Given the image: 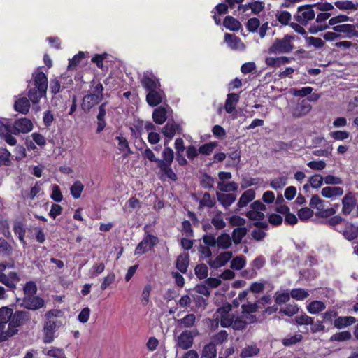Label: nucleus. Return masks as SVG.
Segmentation results:
<instances>
[{"instance_id": "obj_37", "label": "nucleus", "mask_w": 358, "mask_h": 358, "mask_svg": "<svg viewBox=\"0 0 358 358\" xmlns=\"http://www.w3.org/2000/svg\"><path fill=\"white\" fill-rule=\"evenodd\" d=\"M231 238L227 233H222L217 238V245L219 248L228 249L231 246Z\"/></svg>"}, {"instance_id": "obj_12", "label": "nucleus", "mask_w": 358, "mask_h": 358, "mask_svg": "<svg viewBox=\"0 0 358 358\" xmlns=\"http://www.w3.org/2000/svg\"><path fill=\"white\" fill-rule=\"evenodd\" d=\"M356 194L348 192L342 199V213L344 215H350L357 204Z\"/></svg>"}, {"instance_id": "obj_43", "label": "nucleus", "mask_w": 358, "mask_h": 358, "mask_svg": "<svg viewBox=\"0 0 358 358\" xmlns=\"http://www.w3.org/2000/svg\"><path fill=\"white\" fill-rule=\"evenodd\" d=\"M37 291L36 283L32 280L27 282L23 287L24 296L36 295Z\"/></svg>"}, {"instance_id": "obj_61", "label": "nucleus", "mask_w": 358, "mask_h": 358, "mask_svg": "<svg viewBox=\"0 0 358 358\" xmlns=\"http://www.w3.org/2000/svg\"><path fill=\"white\" fill-rule=\"evenodd\" d=\"M314 213L310 208L304 207L298 210V217L301 221H307L313 217Z\"/></svg>"}, {"instance_id": "obj_19", "label": "nucleus", "mask_w": 358, "mask_h": 358, "mask_svg": "<svg viewBox=\"0 0 358 358\" xmlns=\"http://www.w3.org/2000/svg\"><path fill=\"white\" fill-rule=\"evenodd\" d=\"M338 231L341 232V231ZM341 233L346 240L353 241L358 237V226H355L352 223H348Z\"/></svg>"}, {"instance_id": "obj_49", "label": "nucleus", "mask_w": 358, "mask_h": 358, "mask_svg": "<svg viewBox=\"0 0 358 358\" xmlns=\"http://www.w3.org/2000/svg\"><path fill=\"white\" fill-rule=\"evenodd\" d=\"M299 312V307L296 304L288 303L284 308H280L279 313L288 317H292Z\"/></svg>"}, {"instance_id": "obj_29", "label": "nucleus", "mask_w": 358, "mask_h": 358, "mask_svg": "<svg viewBox=\"0 0 358 358\" xmlns=\"http://www.w3.org/2000/svg\"><path fill=\"white\" fill-rule=\"evenodd\" d=\"M182 128L180 124L175 122H167L166 124L162 128V134L169 139H172L176 134V131L181 130Z\"/></svg>"}, {"instance_id": "obj_47", "label": "nucleus", "mask_w": 358, "mask_h": 358, "mask_svg": "<svg viewBox=\"0 0 358 358\" xmlns=\"http://www.w3.org/2000/svg\"><path fill=\"white\" fill-rule=\"evenodd\" d=\"M246 264V258L243 255L234 257L231 262V268L234 270H241Z\"/></svg>"}, {"instance_id": "obj_32", "label": "nucleus", "mask_w": 358, "mask_h": 358, "mask_svg": "<svg viewBox=\"0 0 358 358\" xmlns=\"http://www.w3.org/2000/svg\"><path fill=\"white\" fill-rule=\"evenodd\" d=\"M239 95L236 93H229L225 102L224 108L227 113H231L235 109V104L238 102Z\"/></svg>"}, {"instance_id": "obj_30", "label": "nucleus", "mask_w": 358, "mask_h": 358, "mask_svg": "<svg viewBox=\"0 0 358 358\" xmlns=\"http://www.w3.org/2000/svg\"><path fill=\"white\" fill-rule=\"evenodd\" d=\"M255 197V192L253 189H250L245 191L241 196L237 206L238 208H243L247 206L250 201H252Z\"/></svg>"}, {"instance_id": "obj_55", "label": "nucleus", "mask_w": 358, "mask_h": 358, "mask_svg": "<svg viewBox=\"0 0 358 358\" xmlns=\"http://www.w3.org/2000/svg\"><path fill=\"white\" fill-rule=\"evenodd\" d=\"M228 333L225 330H221L215 334L211 338V343L220 345L227 340Z\"/></svg>"}, {"instance_id": "obj_10", "label": "nucleus", "mask_w": 358, "mask_h": 358, "mask_svg": "<svg viewBox=\"0 0 358 358\" xmlns=\"http://www.w3.org/2000/svg\"><path fill=\"white\" fill-rule=\"evenodd\" d=\"M21 306L28 310L36 311L45 307V300L39 296H26L22 299Z\"/></svg>"}, {"instance_id": "obj_14", "label": "nucleus", "mask_w": 358, "mask_h": 358, "mask_svg": "<svg viewBox=\"0 0 358 358\" xmlns=\"http://www.w3.org/2000/svg\"><path fill=\"white\" fill-rule=\"evenodd\" d=\"M164 97H165V93L159 87V89L148 92L145 99L150 106L155 107L162 103Z\"/></svg>"}, {"instance_id": "obj_8", "label": "nucleus", "mask_w": 358, "mask_h": 358, "mask_svg": "<svg viewBox=\"0 0 358 358\" xmlns=\"http://www.w3.org/2000/svg\"><path fill=\"white\" fill-rule=\"evenodd\" d=\"M158 243L159 238L157 236L145 231V234L142 241L135 248V255H141L152 250L154 246Z\"/></svg>"}, {"instance_id": "obj_39", "label": "nucleus", "mask_w": 358, "mask_h": 358, "mask_svg": "<svg viewBox=\"0 0 358 358\" xmlns=\"http://www.w3.org/2000/svg\"><path fill=\"white\" fill-rule=\"evenodd\" d=\"M217 350L215 343L211 342L203 347L201 358H216Z\"/></svg>"}, {"instance_id": "obj_38", "label": "nucleus", "mask_w": 358, "mask_h": 358, "mask_svg": "<svg viewBox=\"0 0 358 358\" xmlns=\"http://www.w3.org/2000/svg\"><path fill=\"white\" fill-rule=\"evenodd\" d=\"M260 352L257 345H248L242 349L240 356L241 358H248L257 355Z\"/></svg>"}, {"instance_id": "obj_3", "label": "nucleus", "mask_w": 358, "mask_h": 358, "mask_svg": "<svg viewBox=\"0 0 358 358\" xmlns=\"http://www.w3.org/2000/svg\"><path fill=\"white\" fill-rule=\"evenodd\" d=\"M62 315V311L59 309H51L45 313V320L43 327V341L44 343H51L54 341L56 331L62 324L61 322L54 320V318L61 317Z\"/></svg>"}, {"instance_id": "obj_45", "label": "nucleus", "mask_w": 358, "mask_h": 358, "mask_svg": "<svg viewBox=\"0 0 358 358\" xmlns=\"http://www.w3.org/2000/svg\"><path fill=\"white\" fill-rule=\"evenodd\" d=\"M214 182V178L210 175L204 173L200 181V185L203 189H210L213 188Z\"/></svg>"}, {"instance_id": "obj_17", "label": "nucleus", "mask_w": 358, "mask_h": 358, "mask_svg": "<svg viewBox=\"0 0 358 358\" xmlns=\"http://www.w3.org/2000/svg\"><path fill=\"white\" fill-rule=\"evenodd\" d=\"M233 253L231 251H226L220 253L214 260L208 261L210 267L217 268L224 266L232 257Z\"/></svg>"}, {"instance_id": "obj_42", "label": "nucleus", "mask_w": 358, "mask_h": 358, "mask_svg": "<svg viewBox=\"0 0 358 358\" xmlns=\"http://www.w3.org/2000/svg\"><path fill=\"white\" fill-rule=\"evenodd\" d=\"M352 338V334L349 331H340L337 332L334 334H333L330 338L329 341L331 342H342V341H349Z\"/></svg>"}, {"instance_id": "obj_58", "label": "nucleus", "mask_w": 358, "mask_h": 358, "mask_svg": "<svg viewBox=\"0 0 358 358\" xmlns=\"http://www.w3.org/2000/svg\"><path fill=\"white\" fill-rule=\"evenodd\" d=\"M199 204L203 207L213 208L215 204V200L214 198H211L208 192H205L199 201Z\"/></svg>"}, {"instance_id": "obj_26", "label": "nucleus", "mask_w": 358, "mask_h": 358, "mask_svg": "<svg viewBox=\"0 0 358 358\" xmlns=\"http://www.w3.org/2000/svg\"><path fill=\"white\" fill-rule=\"evenodd\" d=\"M116 140L118 141V149L120 152H122L123 158H127L131 154L133 153L131 150L130 149L129 142L125 137L117 136H116Z\"/></svg>"}, {"instance_id": "obj_60", "label": "nucleus", "mask_w": 358, "mask_h": 358, "mask_svg": "<svg viewBox=\"0 0 358 358\" xmlns=\"http://www.w3.org/2000/svg\"><path fill=\"white\" fill-rule=\"evenodd\" d=\"M287 178L286 176H281L273 180L270 183V186L273 189L277 190L284 187L287 185Z\"/></svg>"}, {"instance_id": "obj_2", "label": "nucleus", "mask_w": 358, "mask_h": 358, "mask_svg": "<svg viewBox=\"0 0 358 358\" xmlns=\"http://www.w3.org/2000/svg\"><path fill=\"white\" fill-rule=\"evenodd\" d=\"M90 86L93 87V90L83 96L80 103V108L85 114L90 113L92 109L99 104L103 99L104 88L100 82L96 84L95 80L93 79L90 82Z\"/></svg>"}, {"instance_id": "obj_56", "label": "nucleus", "mask_w": 358, "mask_h": 358, "mask_svg": "<svg viewBox=\"0 0 358 358\" xmlns=\"http://www.w3.org/2000/svg\"><path fill=\"white\" fill-rule=\"evenodd\" d=\"M211 223L217 229H222L225 227L226 223L222 217V212L218 211L212 218Z\"/></svg>"}, {"instance_id": "obj_23", "label": "nucleus", "mask_w": 358, "mask_h": 358, "mask_svg": "<svg viewBox=\"0 0 358 358\" xmlns=\"http://www.w3.org/2000/svg\"><path fill=\"white\" fill-rule=\"evenodd\" d=\"M47 90L40 88H31L28 92V99L34 104L39 103L41 99L46 95Z\"/></svg>"}, {"instance_id": "obj_5", "label": "nucleus", "mask_w": 358, "mask_h": 358, "mask_svg": "<svg viewBox=\"0 0 358 358\" xmlns=\"http://www.w3.org/2000/svg\"><path fill=\"white\" fill-rule=\"evenodd\" d=\"M294 37L290 35H285L282 39L276 38L273 43L268 48L270 54L289 53L294 49V45L291 41Z\"/></svg>"}, {"instance_id": "obj_25", "label": "nucleus", "mask_w": 358, "mask_h": 358, "mask_svg": "<svg viewBox=\"0 0 358 358\" xmlns=\"http://www.w3.org/2000/svg\"><path fill=\"white\" fill-rule=\"evenodd\" d=\"M153 121L157 124H162L167 120V110L163 106L155 108L152 113Z\"/></svg>"}, {"instance_id": "obj_53", "label": "nucleus", "mask_w": 358, "mask_h": 358, "mask_svg": "<svg viewBox=\"0 0 358 358\" xmlns=\"http://www.w3.org/2000/svg\"><path fill=\"white\" fill-rule=\"evenodd\" d=\"M1 151L2 152L0 153V166H10L12 164L10 160L11 153L7 148H2Z\"/></svg>"}, {"instance_id": "obj_50", "label": "nucleus", "mask_w": 358, "mask_h": 358, "mask_svg": "<svg viewBox=\"0 0 358 358\" xmlns=\"http://www.w3.org/2000/svg\"><path fill=\"white\" fill-rule=\"evenodd\" d=\"M217 146V143L215 141L206 143L199 148V152L204 155H210Z\"/></svg>"}, {"instance_id": "obj_51", "label": "nucleus", "mask_w": 358, "mask_h": 358, "mask_svg": "<svg viewBox=\"0 0 358 358\" xmlns=\"http://www.w3.org/2000/svg\"><path fill=\"white\" fill-rule=\"evenodd\" d=\"M224 41L231 48L237 49L238 43L241 42V39L238 36L226 33L224 34Z\"/></svg>"}, {"instance_id": "obj_48", "label": "nucleus", "mask_w": 358, "mask_h": 358, "mask_svg": "<svg viewBox=\"0 0 358 358\" xmlns=\"http://www.w3.org/2000/svg\"><path fill=\"white\" fill-rule=\"evenodd\" d=\"M290 296L297 301H303L309 296V294L303 289L294 288L291 290Z\"/></svg>"}, {"instance_id": "obj_59", "label": "nucleus", "mask_w": 358, "mask_h": 358, "mask_svg": "<svg viewBox=\"0 0 358 358\" xmlns=\"http://www.w3.org/2000/svg\"><path fill=\"white\" fill-rule=\"evenodd\" d=\"M13 253V248L3 238L0 237V254L10 256Z\"/></svg>"}, {"instance_id": "obj_6", "label": "nucleus", "mask_w": 358, "mask_h": 358, "mask_svg": "<svg viewBox=\"0 0 358 358\" xmlns=\"http://www.w3.org/2000/svg\"><path fill=\"white\" fill-rule=\"evenodd\" d=\"M8 267L7 262L0 263V282L14 291L16 289V282L20 280L18 274L15 271H10L6 275L4 271Z\"/></svg>"}, {"instance_id": "obj_63", "label": "nucleus", "mask_w": 358, "mask_h": 358, "mask_svg": "<svg viewBox=\"0 0 358 358\" xmlns=\"http://www.w3.org/2000/svg\"><path fill=\"white\" fill-rule=\"evenodd\" d=\"M105 264L103 262L94 264L90 270V275L91 278L97 277L103 272Z\"/></svg>"}, {"instance_id": "obj_57", "label": "nucleus", "mask_w": 358, "mask_h": 358, "mask_svg": "<svg viewBox=\"0 0 358 358\" xmlns=\"http://www.w3.org/2000/svg\"><path fill=\"white\" fill-rule=\"evenodd\" d=\"M290 293L276 292L274 296V301L276 305H282L286 303L290 300Z\"/></svg>"}, {"instance_id": "obj_54", "label": "nucleus", "mask_w": 358, "mask_h": 358, "mask_svg": "<svg viewBox=\"0 0 358 358\" xmlns=\"http://www.w3.org/2000/svg\"><path fill=\"white\" fill-rule=\"evenodd\" d=\"M340 10H357V5L350 1H338L334 3Z\"/></svg>"}, {"instance_id": "obj_13", "label": "nucleus", "mask_w": 358, "mask_h": 358, "mask_svg": "<svg viewBox=\"0 0 358 358\" xmlns=\"http://www.w3.org/2000/svg\"><path fill=\"white\" fill-rule=\"evenodd\" d=\"M141 84L147 92L161 87L159 79L152 73H144L141 79Z\"/></svg>"}, {"instance_id": "obj_1", "label": "nucleus", "mask_w": 358, "mask_h": 358, "mask_svg": "<svg viewBox=\"0 0 358 358\" xmlns=\"http://www.w3.org/2000/svg\"><path fill=\"white\" fill-rule=\"evenodd\" d=\"M142 156L144 159H148L150 162H155L161 173L173 181L178 180L176 173L171 168V164L174 159V152L172 148H166L163 149L162 152V159H158L155 157L154 152L149 148H146Z\"/></svg>"}, {"instance_id": "obj_46", "label": "nucleus", "mask_w": 358, "mask_h": 358, "mask_svg": "<svg viewBox=\"0 0 358 358\" xmlns=\"http://www.w3.org/2000/svg\"><path fill=\"white\" fill-rule=\"evenodd\" d=\"M325 201L321 199L317 194L313 195L310 201V206L313 208H316L317 211L323 210L324 208Z\"/></svg>"}, {"instance_id": "obj_4", "label": "nucleus", "mask_w": 358, "mask_h": 358, "mask_svg": "<svg viewBox=\"0 0 358 358\" xmlns=\"http://www.w3.org/2000/svg\"><path fill=\"white\" fill-rule=\"evenodd\" d=\"M31 319L29 312L26 310H16L13 312L11 320L8 323V329L6 334L8 336H13L17 334V328L26 324Z\"/></svg>"}, {"instance_id": "obj_21", "label": "nucleus", "mask_w": 358, "mask_h": 358, "mask_svg": "<svg viewBox=\"0 0 358 358\" xmlns=\"http://www.w3.org/2000/svg\"><path fill=\"white\" fill-rule=\"evenodd\" d=\"M356 322V318L352 316L337 317L334 321V326L338 329H341L350 326Z\"/></svg>"}, {"instance_id": "obj_22", "label": "nucleus", "mask_w": 358, "mask_h": 358, "mask_svg": "<svg viewBox=\"0 0 358 358\" xmlns=\"http://www.w3.org/2000/svg\"><path fill=\"white\" fill-rule=\"evenodd\" d=\"M13 231L14 234L17 236L20 242L24 246L27 245V242L25 241V234L26 229L25 225L22 221H16L14 222L13 225Z\"/></svg>"}, {"instance_id": "obj_44", "label": "nucleus", "mask_w": 358, "mask_h": 358, "mask_svg": "<svg viewBox=\"0 0 358 358\" xmlns=\"http://www.w3.org/2000/svg\"><path fill=\"white\" fill-rule=\"evenodd\" d=\"M217 188L222 192H236L238 189V185L235 182H224L220 181L217 183Z\"/></svg>"}, {"instance_id": "obj_36", "label": "nucleus", "mask_w": 358, "mask_h": 358, "mask_svg": "<svg viewBox=\"0 0 358 358\" xmlns=\"http://www.w3.org/2000/svg\"><path fill=\"white\" fill-rule=\"evenodd\" d=\"M326 308V305L321 301L315 300L311 301L307 306V310L310 314H317Z\"/></svg>"}, {"instance_id": "obj_20", "label": "nucleus", "mask_w": 358, "mask_h": 358, "mask_svg": "<svg viewBox=\"0 0 358 358\" xmlns=\"http://www.w3.org/2000/svg\"><path fill=\"white\" fill-rule=\"evenodd\" d=\"M216 196L218 202L224 208H228L236 199V196L234 194H224L216 192Z\"/></svg>"}, {"instance_id": "obj_34", "label": "nucleus", "mask_w": 358, "mask_h": 358, "mask_svg": "<svg viewBox=\"0 0 358 358\" xmlns=\"http://www.w3.org/2000/svg\"><path fill=\"white\" fill-rule=\"evenodd\" d=\"M248 229L245 227H236L234 229L231 233V241L236 244L238 245L241 243L242 239L246 236Z\"/></svg>"}, {"instance_id": "obj_35", "label": "nucleus", "mask_w": 358, "mask_h": 358, "mask_svg": "<svg viewBox=\"0 0 358 358\" xmlns=\"http://www.w3.org/2000/svg\"><path fill=\"white\" fill-rule=\"evenodd\" d=\"M223 25L226 29L233 31H238L241 26V22L237 19L230 15L225 17Z\"/></svg>"}, {"instance_id": "obj_16", "label": "nucleus", "mask_w": 358, "mask_h": 358, "mask_svg": "<svg viewBox=\"0 0 358 358\" xmlns=\"http://www.w3.org/2000/svg\"><path fill=\"white\" fill-rule=\"evenodd\" d=\"M42 68L43 67H38L36 71L33 73V84L34 87L47 90L48 83V78L43 71H40Z\"/></svg>"}, {"instance_id": "obj_64", "label": "nucleus", "mask_w": 358, "mask_h": 358, "mask_svg": "<svg viewBox=\"0 0 358 358\" xmlns=\"http://www.w3.org/2000/svg\"><path fill=\"white\" fill-rule=\"evenodd\" d=\"M303 339V336L301 334H295L289 338H285L282 340V343L285 346H290L294 345Z\"/></svg>"}, {"instance_id": "obj_31", "label": "nucleus", "mask_w": 358, "mask_h": 358, "mask_svg": "<svg viewBox=\"0 0 358 358\" xmlns=\"http://www.w3.org/2000/svg\"><path fill=\"white\" fill-rule=\"evenodd\" d=\"M343 194V189L340 187H325L321 191V194L325 198L339 196Z\"/></svg>"}, {"instance_id": "obj_40", "label": "nucleus", "mask_w": 358, "mask_h": 358, "mask_svg": "<svg viewBox=\"0 0 358 358\" xmlns=\"http://www.w3.org/2000/svg\"><path fill=\"white\" fill-rule=\"evenodd\" d=\"M84 189V185L80 180H76L70 187V193L74 199L80 197Z\"/></svg>"}, {"instance_id": "obj_62", "label": "nucleus", "mask_w": 358, "mask_h": 358, "mask_svg": "<svg viewBox=\"0 0 358 358\" xmlns=\"http://www.w3.org/2000/svg\"><path fill=\"white\" fill-rule=\"evenodd\" d=\"M276 18L281 24L289 25L292 15L289 12L283 10L276 15Z\"/></svg>"}, {"instance_id": "obj_15", "label": "nucleus", "mask_w": 358, "mask_h": 358, "mask_svg": "<svg viewBox=\"0 0 358 358\" xmlns=\"http://www.w3.org/2000/svg\"><path fill=\"white\" fill-rule=\"evenodd\" d=\"M108 102L105 101L101 103L98 108V114L96 116L97 119V127L96 130V134H100L103 131L106 126V106Z\"/></svg>"}, {"instance_id": "obj_33", "label": "nucleus", "mask_w": 358, "mask_h": 358, "mask_svg": "<svg viewBox=\"0 0 358 358\" xmlns=\"http://www.w3.org/2000/svg\"><path fill=\"white\" fill-rule=\"evenodd\" d=\"M13 313V308L8 306H3L0 308V325L2 326L3 328L5 327L7 323L10 322Z\"/></svg>"}, {"instance_id": "obj_52", "label": "nucleus", "mask_w": 358, "mask_h": 358, "mask_svg": "<svg viewBox=\"0 0 358 358\" xmlns=\"http://www.w3.org/2000/svg\"><path fill=\"white\" fill-rule=\"evenodd\" d=\"M194 271L195 275L197 276V278L200 280H202L207 278L208 273V268L205 264L201 263L196 266Z\"/></svg>"}, {"instance_id": "obj_9", "label": "nucleus", "mask_w": 358, "mask_h": 358, "mask_svg": "<svg viewBox=\"0 0 358 358\" xmlns=\"http://www.w3.org/2000/svg\"><path fill=\"white\" fill-rule=\"evenodd\" d=\"M313 6H314L304 5L299 6L297 13L294 15V20L301 25H307L308 22L313 20L315 16Z\"/></svg>"}, {"instance_id": "obj_7", "label": "nucleus", "mask_w": 358, "mask_h": 358, "mask_svg": "<svg viewBox=\"0 0 358 358\" xmlns=\"http://www.w3.org/2000/svg\"><path fill=\"white\" fill-rule=\"evenodd\" d=\"M199 335L197 329L184 330L176 338V345L182 350L191 348L194 343V338Z\"/></svg>"}, {"instance_id": "obj_24", "label": "nucleus", "mask_w": 358, "mask_h": 358, "mask_svg": "<svg viewBox=\"0 0 358 358\" xmlns=\"http://www.w3.org/2000/svg\"><path fill=\"white\" fill-rule=\"evenodd\" d=\"M189 263V255L188 253L180 255L176 262V268L182 273H186Z\"/></svg>"}, {"instance_id": "obj_28", "label": "nucleus", "mask_w": 358, "mask_h": 358, "mask_svg": "<svg viewBox=\"0 0 358 358\" xmlns=\"http://www.w3.org/2000/svg\"><path fill=\"white\" fill-rule=\"evenodd\" d=\"M30 108V102L26 97L20 98L15 101L14 109L22 114L28 113Z\"/></svg>"}, {"instance_id": "obj_18", "label": "nucleus", "mask_w": 358, "mask_h": 358, "mask_svg": "<svg viewBox=\"0 0 358 358\" xmlns=\"http://www.w3.org/2000/svg\"><path fill=\"white\" fill-rule=\"evenodd\" d=\"M311 109L310 104L306 100H302L292 109V116L299 118L306 115Z\"/></svg>"}, {"instance_id": "obj_41", "label": "nucleus", "mask_w": 358, "mask_h": 358, "mask_svg": "<svg viewBox=\"0 0 358 358\" xmlns=\"http://www.w3.org/2000/svg\"><path fill=\"white\" fill-rule=\"evenodd\" d=\"M247 325L248 322L245 318V315H241L236 317L234 315L232 325L233 329L236 331H241L245 329Z\"/></svg>"}, {"instance_id": "obj_27", "label": "nucleus", "mask_w": 358, "mask_h": 358, "mask_svg": "<svg viewBox=\"0 0 358 358\" xmlns=\"http://www.w3.org/2000/svg\"><path fill=\"white\" fill-rule=\"evenodd\" d=\"M196 322V316L193 313H189L184 317L178 319L176 321L177 325L181 328H192L194 326Z\"/></svg>"}, {"instance_id": "obj_11", "label": "nucleus", "mask_w": 358, "mask_h": 358, "mask_svg": "<svg viewBox=\"0 0 358 358\" xmlns=\"http://www.w3.org/2000/svg\"><path fill=\"white\" fill-rule=\"evenodd\" d=\"M10 132L14 135H19L20 133L26 134L32 130L33 124L27 118H20L15 120L14 123L10 124Z\"/></svg>"}]
</instances>
